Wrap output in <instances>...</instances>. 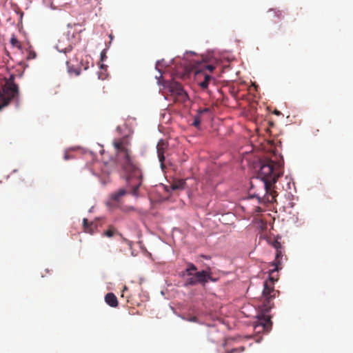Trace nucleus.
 I'll list each match as a JSON object with an SVG mask.
<instances>
[{"instance_id":"obj_28","label":"nucleus","mask_w":353,"mask_h":353,"mask_svg":"<svg viewBox=\"0 0 353 353\" xmlns=\"http://www.w3.org/2000/svg\"><path fill=\"white\" fill-rule=\"evenodd\" d=\"M274 114L279 115V114H280V112L278 110H275Z\"/></svg>"},{"instance_id":"obj_6","label":"nucleus","mask_w":353,"mask_h":353,"mask_svg":"<svg viewBox=\"0 0 353 353\" xmlns=\"http://www.w3.org/2000/svg\"><path fill=\"white\" fill-rule=\"evenodd\" d=\"M170 94L171 99L174 103H184L188 100V96L181 83L176 81H169L165 85Z\"/></svg>"},{"instance_id":"obj_8","label":"nucleus","mask_w":353,"mask_h":353,"mask_svg":"<svg viewBox=\"0 0 353 353\" xmlns=\"http://www.w3.org/2000/svg\"><path fill=\"white\" fill-rule=\"evenodd\" d=\"M168 143L163 139L159 140L157 145V152L162 170L165 168L164 161L165 158L164 154L168 149Z\"/></svg>"},{"instance_id":"obj_17","label":"nucleus","mask_w":353,"mask_h":353,"mask_svg":"<svg viewBox=\"0 0 353 353\" xmlns=\"http://www.w3.org/2000/svg\"><path fill=\"white\" fill-rule=\"evenodd\" d=\"M37 57V54L34 51L28 49V54L27 56V59H34Z\"/></svg>"},{"instance_id":"obj_20","label":"nucleus","mask_w":353,"mask_h":353,"mask_svg":"<svg viewBox=\"0 0 353 353\" xmlns=\"http://www.w3.org/2000/svg\"><path fill=\"white\" fill-rule=\"evenodd\" d=\"M272 246L276 249V251L277 250H280L282 249V245L281 244L280 242H279L278 241H274L273 243H272Z\"/></svg>"},{"instance_id":"obj_5","label":"nucleus","mask_w":353,"mask_h":353,"mask_svg":"<svg viewBox=\"0 0 353 353\" xmlns=\"http://www.w3.org/2000/svg\"><path fill=\"white\" fill-rule=\"evenodd\" d=\"M192 65L195 69V76L198 84L202 89H207L210 83L214 79L212 76L208 74L205 70H208L210 72H212L215 69V67L204 61L195 62Z\"/></svg>"},{"instance_id":"obj_21","label":"nucleus","mask_w":353,"mask_h":353,"mask_svg":"<svg viewBox=\"0 0 353 353\" xmlns=\"http://www.w3.org/2000/svg\"><path fill=\"white\" fill-rule=\"evenodd\" d=\"M83 228H84V230L86 232H88V228L90 226V223L88 222V220L87 219H83Z\"/></svg>"},{"instance_id":"obj_26","label":"nucleus","mask_w":353,"mask_h":353,"mask_svg":"<svg viewBox=\"0 0 353 353\" xmlns=\"http://www.w3.org/2000/svg\"><path fill=\"white\" fill-rule=\"evenodd\" d=\"M70 158V156H69L68 154H65V155H64V159H65V160H68V159H69Z\"/></svg>"},{"instance_id":"obj_4","label":"nucleus","mask_w":353,"mask_h":353,"mask_svg":"<svg viewBox=\"0 0 353 353\" xmlns=\"http://www.w3.org/2000/svg\"><path fill=\"white\" fill-rule=\"evenodd\" d=\"M14 74H11L8 79H6V82L0 91V110L19 96V86L14 83Z\"/></svg>"},{"instance_id":"obj_13","label":"nucleus","mask_w":353,"mask_h":353,"mask_svg":"<svg viewBox=\"0 0 353 353\" xmlns=\"http://www.w3.org/2000/svg\"><path fill=\"white\" fill-rule=\"evenodd\" d=\"M185 181L183 179H179L174 181L172 185L171 188L172 190H183L185 188Z\"/></svg>"},{"instance_id":"obj_25","label":"nucleus","mask_w":353,"mask_h":353,"mask_svg":"<svg viewBox=\"0 0 353 353\" xmlns=\"http://www.w3.org/2000/svg\"><path fill=\"white\" fill-rule=\"evenodd\" d=\"M208 111H209V108H204L203 110H199V113L202 114V113H204V112H208Z\"/></svg>"},{"instance_id":"obj_10","label":"nucleus","mask_w":353,"mask_h":353,"mask_svg":"<svg viewBox=\"0 0 353 353\" xmlns=\"http://www.w3.org/2000/svg\"><path fill=\"white\" fill-rule=\"evenodd\" d=\"M66 65L69 73H74L76 75H79L80 74V70L78 68V60L76 58H74L73 59H69L67 60Z\"/></svg>"},{"instance_id":"obj_23","label":"nucleus","mask_w":353,"mask_h":353,"mask_svg":"<svg viewBox=\"0 0 353 353\" xmlns=\"http://www.w3.org/2000/svg\"><path fill=\"white\" fill-rule=\"evenodd\" d=\"M273 12L274 14V15H276L277 17H279L281 15V13L279 11H276V10H269V12Z\"/></svg>"},{"instance_id":"obj_15","label":"nucleus","mask_w":353,"mask_h":353,"mask_svg":"<svg viewBox=\"0 0 353 353\" xmlns=\"http://www.w3.org/2000/svg\"><path fill=\"white\" fill-rule=\"evenodd\" d=\"M196 267L193 263H188V268L185 270V272L187 275L192 276L194 274V272H196Z\"/></svg>"},{"instance_id":"obj_27","label":"nucleus","mask_w":353,"mask_h":353,"mask_svg":"<svg viewBox=\"0 0 353 353\" xmlns=\"http://www.w3.org/2000/svg\"><path fill=\"white\" fill-rule=\"evenodd\" d=\"M190 321H194V322H196V321H197V318H196V317H195V316H194V317L191 318V319H190Z\"/></svg>"},{"instance_id":"obj_30","label":"nucleus","mask_w":353,"mask_h":353,"mask_svg":"<svg viewBox=\"0 0 353 353\" xmlns=\"http://www.w3.org/2000/svg\"><path fill=\"white\" fill-rule=\"evenodd\" d=\"M159 64V61H158V62L157 63L156 68H158Z\"/></svg>"},{"instance_id":"obj_2","label":"nucleus","mask_w":353,"mask_h":353,"mask_svg":"<svg viewBox=\"0 0 353 353\" xmlns=\"http://www.w3.org/2000/svg\"><path fill=\"white\" fill-rule=\"evenodd\" d=\"M128 144L127 139L124 138L115 140L113 142V145L117 150L125 173L127 185L131 188V194L137 196L139 188L142 184V172L137 162L132 157Z\"/></svg>"},{"instance_id":"obj_11","label":"nucleus","mask_w":353,"mask_h":353,"mask_svg":"<svg viewBox=\"0 0 353 353\" xmlns=\"http://www.w3.org/2000/svg\"><path fill=\"white\" fill-rule=\"evenodd\" d=\"M105 303L112 307H116L118 306V300L117 296L112 292L108 293L105 296Z\"/></svg>"},{"instance_id":"obj_7","label":"nucleus","mask_w":353,"mask_h":353,"mask_svg":"<svg viewBox=\"0 0 353 353\" xmlns=\"http://www.w3.org/2000/svg\"><path fill=\"white\" fill-rule=\"evenodd\" d=\"M273 299H272L270 301V304L272 306L270 308V310L267 311L263 310L262 308V305L264 303L263 295L261 296V303L259 305V308L262 313L259 314L258 316V323L256 325V327H262L263 330L267 332H268L271 330L272 322L271 321V316L269 315H266L265 313L269 312L270 310L274 307V303H272V301Z\"/></svg>"},{"instance_id":"obj_16","label":"nucleus","mask_w":353,"mask_h":353,"mask_svg":"<svg viewBox=\"0 0 353 353\" xmlns=\"http://www.w3.org/2000/svg\"><path fill=\"white\" fill-rule=\"evenodd\" d=\"M10 43L12 46L17 47L19 49L21 48V44L20 42L18 41V39L16 38L14 35H12V37L10 39Z\"/></svg>"},{"instance_id":"obj_1","label":"nucleus","mask_w":353,"mask_h":353,"mask_svg":"<svg viewBox=\"0 0 353 353\" xmlns=\"http://www.w3.org/2000/svg\"><path fill=\"white\" fill-rule=\"evenodd\" d=\"M283 162L277 159L265 158L260 161V168L257 174V178L263 182V187L265 194L261 196L260 194H254L259 203H273L276 201L277 196L274 190V184L278 179L283 175Z\"/></svg>"},{"instance_id":"obj_14","label":"nucleus","mask_w":353,"mask_h":353,"mask_svg":"<svg viewBox=\"0 0 353 353\" xmlns=\"http://www.w3.org/2000/svg\"><path fill=\"white\" fill-rule=\"evenodd\" d=\"M117 233V231L116 228L112 225H110L108 228L103 232V235L108 238H111Z\"/></svg>"},{"instance_id":"obj_29","label":"nucleus","mask_w":353,"mask_h":353,"mask_svg":"<svg viewBox=\"0 0 353 353\" xmlns=\"http://www.w3.org/2000/svg\"><path fill=\"white\" fill-rule=\"evenodd\" d=\"M71 50V48H70V49H68V48H65L64 52H66L67 51H69V50Z\"/></svg>"},{"instance_id":"obj_18","label":"nucleus","mask_w":353,"mask_h":353,"mask_svg":"<svg viewBox=\"0 0 353 353\" xmlns=\"http://www.w3.org/2000/svg\"><path fill=\"white\" fill-rule=\"evenodd\" d=\"M200 123H201L200 116L199 115L195 116L194 119V121L192 123V125L197 128L200 125Z\"/></svg>"},{"instance_id":"obj_22","label":"nucleus","mask_w":353,"mask_h":353,"mask_svg":"<svg viewBox=\"0 0 353 353\" xmlns=\"http://www.w3.org/2000/svg\"><path fill=\"white\" fill-rule=\"evenodd\" d=\"M107 56H106V52H105V50H103L101 52V61H104L105 59H106Z\"/></svg>"},{"instance_id":"obj_19","label":"nucleus","mask_w":353,"mask_h":353,"mask_svg":"<svg viewBox=\"0 0 353 353\" xmlns=\"http://www.w3.org/2000/svg\"><path fill=\"white\" fill-rule=\"evenodd\" d=\"M192 277H190V279H188L187 280V284L188 285H196L198 284L196 279H195V277L194 276H191Z\"/></svg>"},{"instance_id":"obj_31","label":"nucleus","mask_w":353,"mask_h":353,"mask_svg":"<svg viewBox=\"0 0 353 353\" xmlns=\"http://www.w3.org/2000/svg\"><path fill=\"white\" fill-rule=\"evenodd\" d=\"M100 67H101V68H103L105 67V65H104L103 64H101Z\"/></svg>"},{"instance_id":"obj_12","label":"nucleus","mask_w":353,"mask_h":353,"mask_svg":"<svg viewBox=\"0 0 353 353\" xmlns=\"http://www.w3.org/2000/svg\"><path fill=\"white\" fill-rule=\"evenodd\" d=\"M126 194L125 189H119L117 192L112 193L110 196L111 201L119 202L120 199Z\"/></svg>"},{"instance_id":"obj_3","label":"nucleus","mask_w":353,"mask_h":353,"mask_svg":"<svg viewBox=\"0 0 353 353\" xmlns=\"http://www.w3.org/2000/svg\"><path fill=\"white\" fill-rule=\"evenodd\" d=\"M283 256L282 249L277 250L276 252L275 259L272 263V266L274 267L268 271L269 272V281H265L263 283V297L264 299V303L262 305V308L264 310H268L272 306L270 304L272 299H275L279 296V292L274 289V283L278 280V276H275L274 274L278 272L279 269H281V259Z\"/></svg>"},{"instance_id":"obj_24","label":"nucleus","mask_w":353,"mask_h":353,"mask_svg":"<svg viewBox=\"0 0 353 353\" xmlns=\"http://www.w3.org/2000/svg\"><path fill=\"white\" fill-rule=\"evenodd\" d=\"M262 211H263V209L261 207H259V206H257V207H256L254 208V212H261Z\"/></svg>"},{"instance_id":"obj_9","label":"nucleus","mask_w":353,"mask_h":353,"mask_svg":"<svg viewBox=\"0 0 353 353\" xmlns=\"http://www.w3.org/2000/svg\"><path fill=\"white\" fill-rule=\"evenodd\" d=\"M192 276L195 277L197 283H201L203 285H205L208 281L211 279L210 272L206 270L196 272Z\"/></svg>"}]
</instances>
